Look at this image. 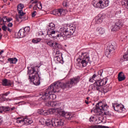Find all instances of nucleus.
<instances>
[{
  "label": "nucleus",
  "mask_w": 128,
  "mask_h": 128,
  "mask_svg": "<svg viewBox=\"0 0 128 128\" xmlns=\"http://www.w3.org/2000/svg\"><path fill=\"white\" fill-rule=\"evenodd\" d=\"M80 76L75 77L70 79V82L66 83L57 81L52 84L44 91L40 94L41 98L46 100L48 94H50L53 92H62L66 88H72L74 84H76L80 82Z\"/></svg>",
  "instance_id": "nucleus-1"
},
{
  "label": "nucleus",
  "mask_w": 128,
  "mask_h": 128,
  "mask_svg": "<svg viewBox=\"0 0 128 128\" xmlns=\"http://www.w3.org/2000/svg\"><path fill=\"white\" fill-rule=\"evenodd\" d=\"M36 68H40L38 66H36L32 67L31 69L30 70L28 68V74H30L29 76V78L30 80V82H32L35 86H40V80H42V78L38 74V72H40V70L38 69L36 70ZM30 74H32V76L30 77Z\"/></svg>",
  "instance_id": "nucleus-2"
},
{
  "label": "nucleus",
  "mask_w": 128,
  "mask_h": 128,
  "mask_svg": "<svg viewBox=\"0 0 128 128\" xmlns=\"http://www.w3.org/2000/svg\"><path fill=\"white\" fill-rule=\"evenodd\" d=\"M108 106L106 104H104V103L100 102L96 105V107L91 110V112H95L98 116H100L104 113L106 115V110H108Z\"/></svg>",
  "instance_id": "nucleus-3"
},
{
  "label": "nucleus",
  "mask_w": 128,
  "mask_h": 128,
  "mask_svg": "<svg viewBox=\"0 0 128 128\" xmlns=\"http://www.w3.org/2000/svg\"><path fill=\"white\" fill-rule=\"evenodd\" d=\"M76 66L79 68L86 66L88 62H90V56L88 52L82 53L77 59Z\"/></svg>",
  "instance_id": "nucleus-4"
},
{
  "label": "nucleus",
  "mask_w": 128,
  "mask_h": 128,
  "mask_svg": "<svg viewBox=\"0 0 128 128\" xmlns=\"http://www.w3.org/2000/svg\"><path fill=\"white\" fill-rule=\"evenodd\" d=\"M108 82V78H104L102 80H98L94 84H92L90 86L92 90H97L98 92H102V86H105Z\"/></svg>",
  "instance_id": "nucleus-5"
},
{
  "label": "nucleus",
  "mask_w": 128,
  "mask_h": 128,
  "mask_svg": "<svg viewBox=\"0 0 128 128\" xmlns=\"http://www.w3.org/2000/svg\"><path fill=\"white\" fill-rule=\"evenodd\" d=\"M24 4H18L17 6V10L18 12V15L16 16V22H20V20H18V19L22 18V16L26 14V13L24 12V11L22 10H24Z\"/></svg>",
  "instance_id": "nucleus-6"
},
{
  "label": "nucleus",
  "mask_w": 128,
  "mask_h": 128,
  "mask_svg": "<svg viewBox=\"0 0 128 128\" xmlns=\"http://www.w3.org/2000/svg\"><path fill=\"white\" fill-rule=\"evenodd\" d=\"M68 26L66 24L64 25L60 28V31L58 32V34H57L56 36L57 38L62 37L64 38H66V32H68Z\"/></svg>",
  "instance_id": "nucleus-7"
},
{
  "label": "nucleus",
  "mask_w": 128,
  "mask_h": 128,
  "mask_svg": "<svg viewBox=\"0 0 128 128\" xmlns=\"http://www.w3.org/2000/svg\"><path fill=\"white\" fill-rule=\"evenodd\" d=\"M54 128H62L64 126V120L60 118H52Z\"/></svg>",
  "instance_id": "nucleus-8"
},
{
  "label": "nucleus",
  "mask_w": 128,
  "mask_h": 128,
  "mask_svg": "<svg viewBox=\"0 0 128 128\" xmlns=\"http://www.w3.org/2000/svg\"><path fill=\"white\" fill-rule=\"evenodd\" d=\"M112 108L116 112H122L124 110V105L118 104V103L112 104Z\"/></svg>",
  "instance_id": "nucleus-9"
},
{
  "label": "nucleus",
  "mask_w": 128,
  "mask_h": 128,
  "mask_svg": "<svg viewBox=\"0 0 128 128\" xmlns=\"http://www.w3.org/2000/svg\"><path fill=\"white\" fill-rule=\"evenodd\" d=\"M65 12H66V10H64L63 8H58L56 9L53 10L52 14L54 16H64Z\"/></svg>",
  "instance_id": "nucleus-10"
},
{
  "label": "nucleus",
  "mask_w": 128,
  "mask_h": 128,
  "mask_svg": "<svg viewBox=\"0 0 128 128\" xmlns=\"http://www.w3.org/2000/svg\"><path fill=\"white\" fill-rule=\"evenodd\" d=\"M122 22L119 20L112 26V31L118 32V30H120V29L122 27Z\"/></svg>",
  "instance_id": "nucleus-11"
},
{
  "label": "nucleus",
  "mask_w": 128,
  "mask_h": 128,
  "mask_svg": "<svg viewBox=\"0 0 128 128\" xmlns=\"http://www.w3.org/2000/svg\"><path fill=\"white\" fill-rule=\"evenodd\" d=\"M76 28L73 26H68L66 34H65V38H70V36H72Z\"/></svg>",
  "instance_id": "nucleus-12"
},
{
  "label": "nucleus",
  "mask_w": 128,
  "mask_h": 128,
  "mask_svg": "<svg viewBox=\"0 0 128 128\" xmlns=\"http://www.w3.org/2000/svg\"><path fill=\"white\" fill-rule=\"evenodd\" d=\"M114 46L112 44H110L106 47L105 54L106 56H108V54H114Z\"/></svg>",
  "instance_id": "nucleus-13"
},
{
  "label": "nucleus",
  "mask_w": 128,
  "mask_h": 128,
  "mask_svg": "<svg viewBox=\"0 0 128 128\" xmlns=\"http://www.w3.org/2000/svg\"><path fill=\"white\" fill-rule=\"evenodd\" d=\"M92 6L94 8H104V6H102V0H99L98 2L94 0L92 2Z\"/></svg>",
  "instance_id": "nucleus-14"
},
{
  "label": "nucleus",
  "mask_w": 128,
  "mask_h": 128,
  "mask_svg": "<svg viewBox=\"0 0 128 128\" xmlns=\"http://www.w3.org/2000/svg\"><path fill=\"white\" fill-rule=\"evenodd\" d=\"M60 114L66 118L67 120H70L72 118V113L66 112L64 111H62L60 112Z\"/></svg>",
  "instance_id": "nucleus-15"
},
{
  "label": "nucleus",
  "mask_w": 128,
  "mask_h": 128,
  "mask_svg": "<svg viewBox=\"0 0 128 128\" xmlns=\"http://www.w3.org/2000/svg\"><path fill=\"white\" fill-rule=\"evenodd\" d=\"M56 95L54 94H52V93L50 94H48L46 98L45 99H42L44 100H46L47 102L50 101L52 102L54 100H56Z\"/></svg>",
  "instance_id": "nucleus-16"
},
{
  "label": "nucleus",
  "mask_w": 128,
  "mask_h": 128,
  "mask_svg": "<svg viewBox=\"0 0 128 128\" xmlns=\"http://www.w3.org/2000/svg\"><path fill=\"white\" fill-rule=\"evenodd\" d=\"M12 84V81L6 78L3 80L2 81V85L4 86H10Z\"/></svg>",
  "instance_id": "nucleus-17"
},
{
  "label": "nucleus",
  "mask_w": 128,
  "mask_h": 128,
  "mask_svg": "<svg viewBox=\"0 0 128 128\" xmlns=\"http://www.w3.org/2000/svg\"><path fill=\"white\" fill-rule=\"evenodd\" d=\"M55 106L53 110H52V111L53 112H58L60 114V103H56V104L55 105Z\"/></svg>",
  "instance_id": "nucleus-18"
},
{
  "label": "nucleus",
  "mask_w": 128,
  "mask_h": 128,
  "mask_svg": "<svg viewBox=\"0 0 128 128\" xmlns=\"http://www.w3.org/2000/svg\"><path fill=\"white\" fill-rule=\"evenodd\" d=\"M52 48L54 50H62V45L56 42H54V45Z\"/></svg>",
  "instance_id": "nucleus-19"
},
{
  "label": "nucleus",
  "mask_w": 128,
  "mask_h": 128,
  "mask_svg": "<svg viewBox=\"0 0 128 128\" xmlns=\"http://www.w3.org/2000/svg\"><path fill=\"white\" fill-rule=\"evenodd\" d=\"M126 80V76L124 74V72H120L118 74V82H122Z\"/></svg>",
  "instance_id": "nucleus-20"
},
{
  "label": "nucleus",
  "mask_w": 128,
  "mask_h": 128,
  "mask_svg": "<svg viewBox=\"0 0 128 128\" xmlns=\"http://www.w3.org/2000/svg\"><path fill=\"white\" fill-rule=\"evenodd\" d=\"M56 34H58V32H56L54 30L51 29L47 31V36H48L50 38H52V36Z\"/></svg>",
  "instance_id": "nucleus-21"
},
{
  "label": "nucleus",
  "mask_w": 128,
  "mask_h": 128,
  "mask_svg": "<svg viewBox=\"0 0 128 128\" xmlns=\"http://www.w3.org/2000/svg\"><path fill=\"white\" fill-rule=\"evenodd\" d=\"M38 114H42L43 116H48V114H50V112L48 110H39V112H38Z\"/></svg>",
  "instance_id": "nucleus-22"
},
{
  "label": "nucleus",
  "mask_w": 128,
  "mask_h": 128,
  "mask_svg": "<svg viewBox=\"0 0 128 128\" xmlns=\"http://www.w3.org/2000/svg\"><path fill=\"white\" fill-rule=\"evenodd\" d=\"M45 124L46 126H49L50 128L51 126H54V121H52V119L50 120V119H47L45 121Z\"/></svg>",
  "instance_id": "nucleus-23"
},
{
  "label": "nucleus",
  "mask_w": 128,
  "mask_h": 128,
  "mask_svg": "<svg viewBox=\"0 0 128 128\" xmlns=\"http://www.w3.org/2000/svg\"><path fill=\"white\" fill-rule=\"evenodd\" d=\"M112 90V86H108L107 87L102 88V91H98L99 92H104V94H106L108 92H110Z\"/></svg>",
  "instance_id": "nucleus-24"
},
{
  "label": "nucleus",
  "mask_w": 128,
  "mask_h": 128,
  "mask_svg": "<svg viewBox=\"0 0 128 128\" xmlns=\"http://www.w3.org/2000/svg\"><path fill=\"white\" fill-rule=\"evenodd\" d=\"M26 33L23 29H20L18 32L19 38H24V36H26Z\"/></svg>",
  "instance_id": "nucleus-25"
},
{
  "label": "nucleus",
  "mask_w": 128,
  "mask_h": 128,
  "mask_svg": "<svg viewBox=\"0 0 128 128\" xmlns=\"http://www.w3.org/2000/svg\"><path fill=\"white\" fill-rule=\"evenodd\" d=\"M98 78V75H97L96 74H94L92 78H90L89 79V82H94V81L95 82H98V80L96 78Z\"/></svg>",
  "instance_id": "nucleus-26"
},
{
  "label": "nucleus",
  "mask_w": 128,
  "mask_h": 128,
  "mask_svg": "<svg viewBox=\"0 0 128 128\" xmlns=\"http://www.w3.org/2000/svg\"><path fill=\"white\" fill-rule=\"evenodd\" d=\"M96 30L98 34H100V36L104 34L105 32L104 29L102 27H98L96 29Z\"/></svg>",
  "instance_id": "nucleus-27"
},
{
  "label": "nucleus",
  "mask_w": 128,
  "mask_h": 128,
  "mask_svg": "<svg viewBox=\"0 0 128 128\" xmlns=\"http://www.w3.org/2000/svg\"><path fill=\"white\" fill-rule=\"evenodd\" d=\"M104 16H96L95 18L96 20V24H102V20H104Z\"/></svg>",
  "instance_id": "nucleus-28"
},
{
  "label": "nucleus",
  "mask_w": 128,
  "mask_h": 128,
  "mask_svg": "<svg viewBox=\"0 0 128 128\" xmlns=\"http://www.w3.org/2000/svg\"><path fill=\"white\" fill-rule=\"evenodd\" d=\"M101 2H102V6H103L104 8H106V6H108L110 4L109 0H101Z\"/></svg>",
  "instance_id": "nucleus-29"
},
{
  "label": "nucleus",
  "mask_w": 128,
  "mask_h": 128,
  "mask_svg": "<svg viewBox=\"0 0 128 128\" xmlns=\"http://www.w3.org/2000/svg\"><path fill=\"white\" fill-rule=\"evenodd\" d=\"M89 128H109L108 126L102 125H92L89 126Z\"/></svg>",
  "instance_id": "nucleus-30"
},
{
  "label": "nucleus",
  "mask_w": 128,
  "mask_h": 128,
  "mask_svg": "<svg viewBox=\"0 0 128 128\" xmlns=\"http://www.w3.org/2000/svg\"><path fill=\"white\" fill-rule=\"evenodd\" d=\"M56 102H54L52 101H48V102L46 104V105L47 106H56Z\"/></svg>",
  "instance_id": "nucleus-31"
},
{
  "label": "nucleus",
  "mask_w": 128,
  "mask_h": 128,
  "mask_svg": "<svg viewBox=\"0 0 128 128\" xmlns=\"http://www.w3.org/2000/svg\"><path fill=\"white\" fill-rule=\"evenodd\" d=\"M56 30V24L52 22L50 23L48 25V30Z\"/></svg>",
  "instance_id": "nucleus-32"
},
{
  "label": "nucleus",
  "mask_w": 128,
  "mask_h": 128,
  "mask_svg": "<svg viewBox=\"0 0 128 128\" xmlns=\"http://www.w3.org/2000/svg\"><path fill=\"white\" fill-rule=\"evenodd\" d=\"M8 60L10 62V64H16V62H18V59L16 58H9Z\"/></svg>",
  "instance_id": "nucleus-33"
},
{
  "label": "nucleus",
  "mask_w": 128,
  "mask_h": 128,
  "mask_svg": "<svg viewBox=\"0 0 128 128\" xmlns=\"http://www.w3.org/2000/svg\"><path fill=\"white\" fill-rule=\"evenodd\" d=\"M56 60L60 64H62V56H56Z\"/></svg>",
  "instance_id": "nucleus-34"
},
{
  "label": "nucleus",
  "mask_w": 128,
  "mask_h": 128,
  "mask_svg": "<svg viewBox=\"0 0 128 128\" xmlns=\"http://www.w3.org/2000/svg\"><path fill=\"white\" fill-rule=\"evenodd\" d=\"M122 5L124 6L128 10V0H124L123 2H122Z\"/></svg>",
  "instance_id": "nucleus-35"
},
{
  "label": "nucleus",
  "mask_w": 128,
  "mask_h": 128,
  "mask_svg": "<svg viewBox=\"0 0 128 128\" xmlns=\"http://www.w3.org/2000/svg\"><path fill=\"white\" fill-rule=\"evenodd\" d=\"M2 110L4 112H9L10 110V108L9 106H2Z\"/></svg>",
  "instance_id": "nucleus-36"
},
{
  "label": "nucleus",
  "mask_w": 128,
  "mask_h": 128,
  "mask_svg": "<svg viewBox=\"0 0 128 128\" xmlns=\"http://www.w3.org/2000/svg\"><path fill=\"white\" fill-rule=\"evenodd\" d=\"M30 122V119L28 118H23V124H24L26 126L28 125V122Z\"/></svg>",
  "instance_id": "nucleus-37"
},
{
  "label": "nucleus",
  "mask_w": 128,
  "mask_h": 128,
  "mask_svg": "<svg viewBox=\"0 0 128 128\" xmlns=\"http://www.w3.org/2000/svg\"><path fill=\"white\" fill-rule=\"evenodd\" d=\"M40 40H42V39H40V38L32 39V42H33V44H38V43L40 42Z\"/></svg>",
  "instance_id": "nucleus-38"
},
{
  "label": "nucleus",
  "mask_w": 128,
  "mask_h": 128,
  "mask_svg": "<svg viewBox=\"0 0 128 128\" xmlns=\"http://www.w3.org/2000/svg\"><path fill=\"white\" fill-rule=\"evenodd\" d=\"M63 6L68 8V0H64L62 3Z\"/></svg>",
  "instance_id": "nucleus-39"
},
{
  "label": "nucleus",
  "mask_w": 128,
  "mask_h": 128,
  "mask_svg": "<svg viewBox=\"0 0 128 128\" xmlns=\"http://www.w3.org/2000/svg\"><path fill=\"white\" fill-rule=\"evenodd\" d=\"M16 122H18V124H21L22 122V124H24V118H18L16 120Z\"/></svg>",
  "instance_id": "nucleus-40"
},
{
  "label": "nucleus",
  "mask_w": 128,
  "mask_h": 128,
  "mask_svg": "<svg viewBox=\"0 0 128 128\" xmlns=\"http://www.w3.org/2000/svg\"><path fill=\"white\" fill-rule=\"evenodd\" d=\"M0 20H2L4 24V23L6 22H8V17L4 16L2 19H0Z\"/></svg>",
  "instance_id": "nucleus-41"
},
{
  "label": "nucleus",
  "mask_w": 128,
  "mask_h": 128,
  "mask_svg": "<svg viewBox=\"0 0 128 128\" xmlns=\"http://www.w3.org/2000/svg\"><path fill=\"white\" fill-rule=\"evenodd\" d=\"M48 46H50L51 48H53L54 46V42H50V41H47L46 42Z\"/></svg>",
  "instance_id": "nucleus-42"
},
{
  "label": "nucleus",
  "mask_w": 128,
  "mask_h": 128,
  "mask_svg": "<svg viewBox=\"0 0 128 128\" xmlns=\"http://www.w3.org/2000/svg\"><path fill=\"white\" fill-rule=\"evenodd\" d=\"M102 72H104V70H100L98 72V74H96L97 76H98V77L100 78V76H102Z\"/></svg>",
  "instance_id": "nucleus-43"
},
{
  "label": "nucleus",
  "mask_w": 128,
  "mask_h": 128,
  "mask_svg": "<svg viewBox=\"0 0 128 128\" xmlns=\"http://www.w3.org/2000/svg\"><path fill=\"white\" fill-rule=\"evenodd\" d=\"M23 30L26 34H28V32H30V26H27V27H26Z\"/></svg>",
  "instance_id": "nucleus-44"
},
{
  "label": "nucleus",
  "mask_w": 128,
  "mask_h": 128,
  "mask_svg": "<svg viewBox=\"0 0 128 128\" xmlns=\"http://www.w3.org/2000/svg\"><path fill=\"white\" fill-rule=\"evenodd\" d=\"M56 56H62V53L60 52V50H56Z\"/></svg>",
  "instance_id": "nucleus-45"
},
{
  "label": "nucleus",
  "mask_w": 128,
  "mask_h": 128,
  "mask_svg": "<svg viewBox=\"0 0 128 128\" xmlns=\"http://www.w3.org/2000/svg\"><path fill=\"white\" fill-rule=\"evenodd\" d=\"M2 30H4V32H6V30H8V27H6V26L4 25L2 26Z\"/></svg>",
  "instance_id": "nucleus-46"
},
{
  "label": "nucleus",
  "mask_w": 128,
  "mask_h": 128,
  "mask_svg": "<svg viewBox=\"0 0 128 128\" xmlns=\"http://www.w3.org/2000/svg\"><path fill=\"white\" fill-rule=\"evenodd\" d=\"M22 16V18H18V20H19V22H20V20H21V22L22 21V20H26V16Z\"/></svg>",
  "instance_id": "nucleus-47"
},
{
  "label": "nucleus",
  "mask_w": 128,
  "mask_h": 128,
  "mask_svg": "<svg viewBox=\"0 0 128 128\" xmlns=\"http://www.w3.org/2000/svg\"><path fill=\"white\" fill-rule=\"evenodd\" d=\"M35 16H36V11H34L32 13V18H34Z\"/></svg>",
  "instance_id": "nucleus-48"
},
{
  "label": "nucleus",
  "mask_w": 128,
  "mask_h": 128,
  "mask_svg": "<svg viewBox=\"0 0 128 128\" xmlns=\"http://www.w3.org/2000/svg\"><path fill=\"white\" fill-rule=\"evenodd\" d=\"M38 4H39V6H38V8H39L40 10H42V2H39Z\"/></svg>",
  "instance_id": "nucleus-49"
},
{
  "label": "nucleus",
  "mask_w": 128,
  "mask_h": 128,
  "mask_svg": "<svg viewBox=\"0 0 128 128\" xmlns=\"http://www.w3.org/2000/svg\"><path fill=\"white\" fill-rule=\"evenodd\" d=\"M10 94V92H7L5 94H2L1 96H8V94Z\"/></svg>",
  "instance_id": "nucleus-50"
},
{
  "label": "nucleus",
  "mask_w": 128,
  "mask_h": 128,
  "mask_svg": "<svg viewBox=\"0 0 128 128\" xmlns=\"http://www.w3.org/2000/svg\"><path fill=\"white\" fill-rule=\"evenodd\" d=\"M8 28H12V23L9 22L8 24Z\"/></svg>",
  "instance_id": "nucleus-51"
},
{
  "label": "nucleus",
  "mask_w": 128,
  "mask_h": 128,
  "mask_svg": "<svg viewBox=\"0 0 128 128\" xmlns=\"http://www.w3.org/2000/svg\"><path fill=\"white\" fill-rule=\"evenodd\" d=\"M4 122V120H2V118H0V126Z\"/></svg>",
  "instance_id": "nucleus-52"
},
{
  "label": "nucleus",
  "mask_w": 128,
  "mask_h": 128,
  "mask_svg": "<svg viewBox=\"0 0 128 128\" xmlns=\"http://www.w3.org/2000/svg\"><path fill=\"white\" fill-rule=\"evenodd\" d=\"M32 122H33L32 120V119H29V122L28 123V124H32Z\"/></svg>",
  "instance_id": "nucleus-53"
},
{
  "label": "nucleus",
  "mask_w": 128,
  "mask_h": 128,
  "mask_svg": "<svg viewBox=\"0 0 128 128\" xmlns=\"http://www.w3.org/2000/svg\"><path fill=\"white\" fill-rule=\"evenodd\" d=\"M12 19V18H7V22H10Z\"/></svg>",
  "instance_id": "nucleus-54"
},
{
  "label": "nucleus",
  "mask_w": 128,
  "mask_h": 128,
  "mask_svg": "<svg viewBox=\"0 0 128 128\" xmlns=\"http://www.w3.org/2000/svg\"><path fill=\"white\" fill-rule=\"evenodd\" d=\"M36 8H38V4H36L34 7V10H36Z\"/></svg>",
  "instance_id": "nucleus-55"
},
{
  "label": "nucleus",
  "mask_w": 128,
  "mask_h": 128,
  "mask_svg": "<svg viewBox=\"0 0 128 128\" xmlns=\"http://www.w3.org/2000/svg\"><path fill=\"white\" fill-rule=\"evenodd\" d=\"M2 112V106L0 107V114Z\"/></svg>",
  "instance_id": "nucleus-56"
},
{
  "label": "nucleus",
  "mask_w": 128,
  "mask_h": 128,
  "mask_svg": "<svg viewBox=\"0 0 128 128\" xmlns=\"http://www.w3.org/2000/svg\"><path fill=\"white\" fill-rule=\"evenodd\" d=\"M8 31L9 32H12V30H10V28H7Z\"/></svg>",
  "instance_id": "nucleus-57"
},
{
  "label": "nucleus",
  "mask_w": 128,
  "mask_h": 128,
  "mask_svg": "<svg viewBox=\"0 0 128 128\" xmlns=\"http://www.w3.org/2000/svg\"><path fill=\"white\" fill-rule=\"evenodd\" d=\"M2 52H4V50H2L0 52V56H2Z\"/></svg>",
  "instance_id": "nucleus-58"
},
{
  "label": "nucleus",
  "mask_w": 128,
  "mask_h": 128,
  "mask_svg": "<svg viewBox=\"0 0 128 128\" xmlns=\"http://www.w3.org/2000/svg\"><path fill=\"white\" fill-rule=\"evenodd\" d=\"M15 108H14V106L12 108H10V110H14Z\"/></svg>",
  "instance_id": "nucleus-59"
},
{
  "label": "nucleus",
  "mask_w": 128,
  "mask_h": 128,
  "mask_svg": "<svg viewBox=\"0 0 128 128\" xmlns=\"http://www.w3.org/2000/svg\"><path fill=\"white\" fill-rule=\"evenodd\" d=\"M32 8V4L30 5L28 8Z\"/></svg>",
  "instance_id": "nucleus-60"
},
{
  "label": "nucleus",
  "mask_w": 128,
  "mask_h": 128,
  "mask_svg": "<svg viewBox=\"0 0 128 128\" xmlns=\"http://www.w3.org/2000/svg\"><path fill=\"white\" fill-rule=\"evenodd\" d=\"M85 102H86V104H88V101L86 100Z\"/></svg>",
  "instance_id": "nucleus-61"
},
{
  "label": "nucleus",
  "mask_w": 128,
  "mask_h": 128,
  "mask_svg": "<svg viewBox=\"0 0 128 128\" xmlns=\"http://www.w3.org/2000/svg\"><path fill=\"white\" fill-rule=\"evenodd\" d=\"M90 122H94V120H92V118H90Z\"/></svg>",
  "instance_id": "nucleus-62"
},
{
  "label": "nucleus",
  "mask_w": 128,
  "mask_h": 128,
  "mask_svg": "<svg viewBox=\"0 0 128 128\" xmlns=\"http://www.w3.org/2000/svg\"><path fill=\"white\" fill-rule=\"evenodd\" d=\"M2 35H0V40H2Z\"/></svg>",
  "instance_id": "nucleus-63"
},
{
  "label": "nucleus",
  "mask_w": 128,
  "mask_h": 128,
  "mask_svg": "<svg viewBox=\"0 0 128 128\" xmlns=\"http://www.w3.org/2000/svg\"><path fill=\"white\" fill-rule=\"evenodd\" d=\"M20 102H24V101H22V102H19V104H20Z\"/></svg>",
  "instance_id": "nucleus-64"
}]
</instances>
